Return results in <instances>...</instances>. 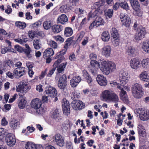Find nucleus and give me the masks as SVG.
<instances>
[{
	"label": "nucleus",
	"mask_w": 149,
	"mask_h": 149,
	"mask_svg": "<svg viewBox=\"0 0 149 149\" xmlns=\"http://www.w3.org/2000/svg\"><path fill=\"white\" fill-rule=\"evenodd\" d=\"M105 3L104 0H101L95 3L92 8L95 9V11L93 13L91 11L88 15L89 19L96 18L98 16L102 15L104 12V6Z\"/></svg>",
	"instance_id": "obj_1"
},
{
	"label": "nucleus",
	"mask_w": 149,
	"mask_h": 149,
	"mask_svg": "<svg viewBox=\"0 0 149 149\" xmlns=\"http://www.w3.org/2000/svg\"><path fill=\"white\" fill-rule=\"evenodd\" d=\"M103 100L105 101L117 102L119 100L117 95L111 90H105L103 91L101 94Z\"/></svg>",
	"instance_id": "obj_2"
},
{
	"label": "nucleus",
	"mask_w": 149,
	"mask_h": 149,
	"mask_svg": "<svg viewBox=\"0 0 149 149\" xmlns=\"http://www.w3.org/2000/svg\"><path fill=\"white\" fill-rule=\"evenodd\" d=\"M54 59H57V60L55 61L54 63H56L57 64V72L58 74L63 73L64 72L65 69V68L66 65H67L68 63L66 61L64 63H60L65 59V57L64 56L61 55L58 56L56 54L55 56L54 57Z\"/></svg>",
	"instance_id": "obj_3"
},
{
	"label": "nucleus",
	"mask_w": 149,
	"mask_h": 149,
	"mask_svg": "<svg viewBox=\"0 0 149 149\" xmlns=\"http://www.w3.org/2000/svg\"><path fill=\"white\" fill-rule=\"evenodd\" d=\"M132 95L137 99L141 98L143 95V88L141 85L138 83L135 84L131 88Z\"/></svg>",
	"instance_id": "obj_4"
},
{
	"label": "nucleus",
	"mask_w": 149,
	"mask_h": 149,
	"mask_svg": "<svg viewBox=\"0 0 149 149\" xmlns=\"http://www.w3.org/2000/svg\"><path fill=\"white\" fill-rule=\"evenodd\" d=\"M42 102L40 99L36 98L31 102V107L36 110V112L38 114H41L45 112L44 108L41 107Z\"/></svg>",
	"instance_id": "obj_5"
},
{
	"label": "nucleus",
	"mask_w": 149,
	"mask_h": 149,
	"mask_svg": "<svg viewBox=\"0 0 149 149\" xmlns=\"http://www.w3.org/2000/svg\"><path fill=\"white\" fill-rule=\"evenodd\" d=\"M68 80L66 74H63L60 77L57 82V86L58 88L61 91H67V86Z\"/></svg>",
	"instance_id": "obj_6"
},
{
	"label": "nucleus",
	"mask_w": 149,
	"mask_h": 149,
	"mask_svg": "<svg viewBox=\"0 0 149 149\" xmlns=\"http://www.w3.org/2000/svg\"><path fill=\"white\" fill-rule=\"evenodd\" d=\"M111 34L112 38V42L115 46H117L119 45L120 42V36L118 30L115 28H113L111 31Z\"/></svg>",
	"instance_id": "obj_7"
},
{
	"label": "nucleus",
	"mask_w": 149,
	"mask_h": 149,
	"mask_svg": "<svg viewBox=\"0 0 149 149\" xmlns=\"http://www.w3.org/2000/svg\"><path fill=\"white\" fill-rule=\"evenodd\" d=\"M131 6L135 11V15L139 17L142 15V13L141 10L140 4L138 0H130Z\"/></svg>",
	"instance_id": "obj_8"
},
{
	"label": "nucleus",
	"mask_w": 149,
	"mask_h": 149,
	"mask_svg": "<svg viewBox=\"0 0 149 149\" xmlns=\"http://www.w3.org/2000/svg\"><path fill=\"white\" fill-rule=\"evenodd\" d=\"M90 66L89 67V71L94 76L97 74V70L100 66L99 63L95 60H91L90 61Z\"/></svg>",
	"instance_id": "obj_9"
},
{
	"label": "nucleus",
	"mask_w": 149,
	"mask_h": 149,
	"mask_svg": "<svg viewBox=\"0 0 149 149\" xmlns=\"http://www.w3.org/2000/svg\"><path fill=\"white\" fill-rule=\"evenodd\" d=\"M146 29L142 26H139L137 28L135 34V39L136 40H141L143 38L146 34Z\"/></svg>",
	"instance_id": "obj_10"
},
{
	"label": "nucleus",
	"mask_w": 149,
	"mask_h": 149,
	"mask_svg": "<svg viewBox=\"0 0 149 149\" xmlns=\"http://www.w3.org/2000/svg\"><path fill=\"white\" fill-rule=\"evenodd\" d=\"M53 141L59 146L62 147L64 146L65 142L63 137L59 133H56L53 137Z\"/></svg>",
	"instance_id": "obj_11"
},
{
	"label": "nucleus",
	"mask_w": 149,
	"mask_h": 149,
	"mask_svg": "<svg viewBox=\"0 0 149 149\" xmlns=\"http://www.w3.org/2000/svg\"><path fill=\"white\" fill-rule=\"evenodd\" d=\"M72 107L76 110H81L85 107V104L79 100H74L71 103Z\"/></svg>",
	"instance_id": "obj_12"
},
{
	"label": "nucleus",
	"mask_w": 149,
	"mask_h": 149,
	"mask_svg": "<svg viewBox=\"0 0 149 149\" xmlns=\"http://www.w3.org/2000/svg\"><path fill=\"white\" fill-rule=\"evenodd\" d=\"M62 104L63 113L66 116L68 115L70 113V106L69 101L64 99Z\"/></svg>",
	"instance_id": "obj_13"
},
{
	"label": "nucleus",
	"mask_w": 149,
	"mask_h": 149,
	"mask_svg": "<svg viewBox=\"0 0 149 149\" xmlns=\"http://www.w3.org/2000/svg\"><path fill=\"white\" fill-rule=\"evenodd\" d=\"M120 17L123 25L126 27L130 26L131 21L130 17L128 15L121 13L120 15Z\"/></svg>",
	"instance_id": "obj_14"
},
{
	"label": "nucleus",
	"mask_w": 149,
	"mask_h": 149,
	"mask_svg": "<svg viewBox=\"0 0 149 149\" xmlns=\"http://www.w3.org/2000/svg\"><path fill=\"white\" fill-rule=\"evenodd\" d=\"M5 140L7 145L10 146H13L16 143L15 136L12 133H9L6 135Z\"/></svg>",
	"instance_id": "obj_15"
},
{
	"label": "nucleus",
	"mask_w": 149,
	"mask_h": 149,
	"mask_svg": "<svg viewBox=\"0 0 149 149\" xmlns=\"http://www.w3.org/2000/svg\"><path fill=\"white\" fill-rule=\"evenodd\" d=\"M141 61L139 59L134 58L132 59L130 61L131 68L135 70H137L141 68Z\"/></svg>",
	"instance_id": "obj_16"
},
{
	"label": "nucleus",
	"mask_w": 149,
	"mask_h": 149,
	"mask_svg": "<svg viewBox=\"0 0 149 149\" xmlns=\"http://www.w3.org/2000/svg\"><path fill=\"white\" fill-rule=\"evenodd\" d=\"M18 69H14L13 71V73H12L10 71L6 73V75L8 77L11 79H13L14 77L18 79L21 77L22 76L20 75L21 72L18 71L17 70Z\"/></svg>",
	"instance_id": "obj_17"
},
{
	"label": "nucleus",
	"mask_w": 149,
	"mask_h": 149,
	"mask_svg": "<svg viewBox=\"0 0 149 149\" xmlns=\"http://www.w3.org/2000/svg\"><path fill=\"white\" fill-rule=\"evenodd\" d=\"M45 91L47 94H48L51 97H54L56 96L57 91L55 88L52 87H47L45 88Z\"/></svg>",
	"instance_id": "obj_18"
},
{
	"label": "nucleus",
	"mask_w": 149,
	"mask_h": 149,
	"mask_svg": "<svg viewBox=\"0 0 149 149\" xmlns=\"http://www.w3.org/2000/svg\"><path fill=\"white\" fill-rule=\"evenodd\" d=\"M99 68L101 71L104 74L106 75L109 73V69L108 68L107 62L105 61H102L101 63V65H100Z\"/></svg>",
	"instance_id": "obj_19"
},
{
	"label": "nucleus",
	"mask_w": 149,
	"mask_h": 149,
	"mask_svg": "<svg viewBox=\"0 0 149 149\" xmlns=\"http://www.w3.org/2000/svg\"><path fill=\"white\" fill-rule=\"evenodd\" d=\"M96 79L98 84L100 86H105L107 83V81L105 77L103 75H98Z\"/></svg>",
	"instance_id": "obj_20"
},
{
	"label": "nucleus",
	"mask_w": 149,
	"mask_h": 149,
	"mask_svg": "<svg viewBox=\"0 0 149 149\" xmlns=\"http://www.w3.org/2000/svg\"><path fill=\"white\" fill-rule=\"evenodd\" d=\"M81 80V77L79 76H75L73 77L70 80V84L72 87H76Z\"/></svg>",
	"instance_id": "obj_21"
},
{
	"label": "nucleus",
	"mask_w": 149,
	"mask_h": 149,
	"mask_svg": "<svg viewBox=\"0 0 149 149\" xmlns=\"http://www.w3.org/2000/svg\"><path fill=\"white\" fill-rule=\"evenodd\" d=\"M119 80L122 84L123 85L126 84L129 80L128 73L125 71L122 72L121 76H119Z\"/></svg>",
	"instance_id": "obj_22"
},
{
	"label": "nucleus",
	"mask_w": 149,
	"mask_h": 149,
	"mask_svg": "<svg viewBox=\"0 0 149 149\" xmlns=\"http://www.w3.org/2000/svg\"><path fill=\"white\" fill-rule=\"evenodd\" d=\"M14 64L11 60L10 59L6 60L3 63L2 70L4 71H6L8 69V67L10 68L14 67Z\"/></svg>",
	"instance_id": "obj_23"
},
{
	"label": "nucleus",
	"mask_w": 149,
	"mask_h": 149,
	"mask_svg": "<svg viewBox=\"0 0 149 149\" xmlns=\"http://www.w3.org/2000/svg\"><path fill=\"white\" fill-rule=\"evenodd\" d=\"M15 66L17 67V68H15L14 69H18L17 70L21 72L20 75L23 76L25 75L26 74L25 68L23 67H22V63L20 61H18L16 62L15 64H14Z\"/></svg>",
	"instance_id": "obj_24"
},
{
	"label": "nucleus",
	"mask_w": 149,
	"mask_h": 149,
	"mask_svg": "<svg viewBox=\"0 0 149 149\" xmlns=\"http://www.w3.org/2000/svg\"><path fill=\"white\" fill-rule=\"evenodd\" d=\"M139 117L141 120H147L149 119V111L148 110L142 111L139 114Z\"/></svg>",
	"instance_id": "obj_25"
},
{
	"label": "nucleus",
	"mask_w": 149,
	"mask_h": 149,
	"mask_svg": "<svg viewBox=\"0 0 149 149\" xmlns=\"http://www.w3.org/2000/svg\"><path fill=\"white\" fill-rule=\"evenodd\" d=\"M111 47L109 45L104 46L102 49V54L106 57L109 56L111 54Z\"/></svg>",
	"instance_id": "obj_26"
},
{
	"label": "nucleus",
	"mask_w": 149,
	"mask_h": 149,
	"mask_svg": "<svg viewBox=\"0 0 149 149\" xmlns=\"http://www.w3.org/2000/svg\"><path fill=\"white\" fill-rule=\"evenodd\" d=\"M120 92V99L124 102L128 103L129 100L126 91H124L123 88H122Z\"/></svg>",
	"instance_id": "obj_27"
},
{
	"label": "nucleus",
	"mask_w": 149,
	"mask_h": 149,
	"mask_svg": "<svg viewBox=\"0 0 149 149\" xmlns=\"http://www.w3.org/2000/svg\"><path fill=\"white\" fill-rule=\"evenodd\" d=\"M68 21V19L66 15L64 14L59 16L57 19V24H64Z\"/></svg>",
	"instance_id": "obj_28"
},
{
	"label": "nucleus",
	"mask_w": 149,
	"mask_h": 149,
	"mask_svg": "<svg viewBox=\"0 0 149 149\" xmlns=\"http://www.w3.org/2000/svg\"><path fill=\"white\" fill-rule=\"evenodd\" d=\"M82 72L83 76L87 82L88 84L92 82L93 81L92 78L88 72L84 70Z\"/></svg>",
	"instance_id": "obj_29"
},
{
	"label": "nucleus",
	"mask_w": 149,
	"mask_h": 149,
	"mask_svg": "<svg viewBox=\"0 0 149 149\" xmlns=\"http://www.w3.org/2000/svg\"><path fill=\"white\" fill-rule=\"evenodd\" d=\"M63 29L62 26L59 24H55L52 26V30L55 33H57L61 31Z\"/></svg>",
	"instance_id": "obj_30"
},
{
	"label": "nucleus",
	"mask_w": 149,
	"mask_h": 149,
	"mask_svg": "<svg viewBox=\"0 0 149 149\" xmlns=\"http://www.w3.org/2000/svg\"><path fill=\"white\" fill-rule=\"evenodd\" d=\"M65 45L64 47V49H62L59 52L57 53V56L58 55H61L63 56L66 53L67 49L68 48V46H70L71 45L72 43L69 42H65Z\"/></svg>",
	"instance_id": "obj_31"
},
{
	"label": "nucleus",
	"mask_w": 149,
	"mask_h": 149,
	"mask_svg": "<svg viewBox=\"0 0 149 149\" xmlns=\"http://www.w3.org/2000/svg\"><path fill=\"white\" fill-rule=\"evenodd\" d=\"M54 54V51L52 48H48L44 52L43 56L44 58L47 57H51Z\"/></svg>",
	"instance_id": "obj_32"
},
{
	"label": "nucleus",
	"mask_w": 149,
	"mask_h": 149,
	"mask_svg": "<svg viewBox=\"0 0 149 149\" xmlns=\"http://www.w3.org/2000/svg\"><path fill=\"white\" fill-rule=\"evenodd\" d=\"M10 125L12 128L15 129L19 127L20 123L17 120L13 118L11 119Z\"/></svg>",
	"instance_id": "obj_33"
},
{
	"label": "nucleus",
	"mask_w": 149,
	"mask_h": 149,
	"mask_svg": "<svg viewBox=\"0 0 149 149\" xmlns=\"http://www.w3.org/2000/svg\"><path fill=\"white\" fill-rule=\"evenodd\" d=\"M101 38L103 41L108 42L110 38L109 32L107 31H104L101 34Z\"/></svg>",
	"instance_id": "obj_34"
},
{
	"label": "nucleus",
	"mask_w": 149,
	"mask_h": 149,
	"mask_svg": "<svg viewBox=\"0 0 149 149\" xmlns=\"http://www.w3.org/2000/svg\"><path fill=\"white\" fill-rule=\"evenodd\" d=\"M81 94L79 91L78 90H74L71 94V98L73 100H77L80 97Z\"/></svg>",
	"instance_id": "obj_35"
},
{
	"label": "nucleus",
	"mask_w": 149,
	"mask_h": 149,
	"mask_svg": "<svg viewBox=\"0 0 149 149\" xmlns=\"http://www.w3.org/2000/svg\"><path fill=\"white\" fill-rule=\"evenodd\" d=\"M73 9L72 8H71L70 6L68 3L66 5H63L61 6L60 8V11L62 13H66L70 11V10Z\"/></svg>",
	"instance_id": "obj_36"
},
{
	"label": "nucleus",
	"mask_w": 149,
	"mask_h": 149,
	"mask_svg": "<svg viewBox=\"0 0 149 149\" xmlns=\"http://www.w3.org/2000/svg\"><path fill=\"white\" fill-rule=\"evenodd\" d=\"M136 52V49L134 47L130 46L128 47L126 53L129 56L133 57L135 55Z\"/></svg>",
	"instance_id": "obj_37"
},
{
	"label": "nucleus",
	"mask_w": 149,
	"mask_h": 149,
	"mask_svg": "<svg viewBox=\"0 0 149 149\" xmlns=\"http://www.w3.org/2000/svg\"><path fill=\"white\" fill-rule=\"evenodd\" d=\"M73 33V31L70 27H65L64 31V36L66 37H70L72 36Z\"/></svg>",
	"instance_id": "obj_38"
},
{
	"label": "nucleus",
	"mask_w": 149,
	"mask_h": 149,
	"mask_svg": "<svg viewBox=\"0 0 149 149\" xmlns=\"http://www.w3.org/2000/svg\"><path fill=\"white\" fill-rule=\"evenodd\" d=\"M26 49H24L23 52L25 54L27 57L29 58H31L33 55L30 53L31 52V49L28 45H26Z\"/></svg>",
	"instance_id": "obj_39"
},
{
	"label": "nucleus",
	"mask_w": 149,
	"mask_h": 149,
	"mask_svg": "<svg viewBox=\"0 0 149 149\" xmlns=\"http://www.w3.org/2000/svg\"><path fill=\"white\" fill-rule=\"evenodd\" d=\"M141 68H147L149 66V59L144 58L141 61Z\"/></svg>",
	"instance_id": "obj_40"
},
{
	"label": "nucleus",
	"mask_w": 149,
	"mask_h": 149,
	"mask_svg": "<svg viewBox=\"0 0 149 149\" xmlns=\"http://www.w3.org/2000/svg\"><path fill=\"white\" fill-rule=\"evenodd\" d=\"M26 100L25 99H19L18 100V105L19 108L23 109L25 107Z\"/></svg>",
	"instance_id": "obj_41"
},
{
	"label": "nucleus",
	"mask_w": 149,
	"mask_h": 149,
	"mask_svg": "<svg viewBox=\"0 0 149 149\" xmlns=\"http://www.w3.org/2000/svg\"><path fill=\"white\" fill-rule=\"evenodd\" d=\"M104 15L107 19L110 18L112 17L113 11L112 9H109L107 10H104Z\"/></svg>",
	"instance_id": "obj_42"
},
{
	"label": "nucleus",
	"mask_w": 149,
	"mask_h": 149,
	"mask_svg": "<svg viewBox=\"0 0 149 149\" xmlns=\"http://www.w3.org/2000/svg\"><path fill=\"white\" fill-rule=\"evenodd\" d=\"M25 147L26 149H37L36 145L32 142H27Z\"/></svg>",
	"instance_id": "obj_43"
},
{
	"label": "nucleus",
	"mask_w": 149,
	"mask_h": 149,
	"mask_svg": "<svg viewBox=\"0 0 149 149\" xmlns=\"http://www.w3.org/2000/svg\"><path fill=\"white\" fill-rule=\"evenodd\" d=\"M142 48L146 52L149 53V41L146 40L143 42Z\"/></svg>",
	"instance_id": "obj_44"
},
{
	"label": "nucleus",
	"mask_w": 149,
	"mask_h": 149,
	"mask_svg": "<svg viewBox=\"0 0 149 149\" xmlns=\"http://www.w3.org/2000/svg\"><path fill=\"white\" fill-rule=\"evenodd\" d=\"M143 126L142 125H139L138 127V133L139 135L142 137H144L146 134L145 130L142 128Z\"/></svg>",
	"instance_id": "obj_45"
},
{
	"label": "nucleus",
	"mask_w": 149,
	"mask_h": 149,
	"mask_svg": "<svg viewBox=\"0 0 149 149\" xmlns=\"http://www.w3.org/2000/svg\"><path fill=\"white\" fill-rule=\"evenodd\" d=\"M52 66L53 68L51 70H49L48 73L47 74V76L48 77H51L52 76L57 67V64L56 63H54Z\"/></svg>",
	"instance_id": "obj_46"
},
{
	"label": "nucleus",
	"mask_w": 149,
	"mask_h": 149,
	"mask_svg": "<svg viewBox=\"0 0 149 149\" xmlns=\"http://www.w3.org/2000/svg\"><path fill=\"white\" fill-rule=\"evenodd\" d=\"M34 48L36 49H39L41 47V44L40 43V40L35 39L33 41Z\"/></svg>",
	"instance_id": "obj_47"
},
{
	"label": "nucleus",
	"mask_w": 149,
	"mask_h": 149,
	"mask_svg": "<svg viewBox=\"0 0 149 149\" xmlns=\"http://www.w3.org/2000/svg\"><path fill=\"white\" fill-rule=\"evenodd\" d=\"M79 1V0H69L68 3L70 6L71 8L73 9L78 4Z\"/></svg>",
	"instance_id": "obj_48"
},
{
	"label": "nucleus",
	"mask_w": 149,
	"mask_h": 149,
	"mask_svg": "<svg viewBox=\"0 0 149 149\" xmlns=\"http://www.w3.org/2000/svg\"><path fill=\"white\" fill-rule=\"evenodd\" d=\"M108 65V68L109 69V72L111 70L112 71L116 69V65L114 63L111 61H107Z\"/></svg>",
	"instance_id": "obj_49"
},
{
	"label": "nucleus",
	"mask_w": 149,
	"mask_h": 149,
	"mask_svg": "<svg viewBox=\"0 0 149 149\" xmlns=\"http://www.w3.org/2000/svg\"><path fill=\"white\" fill-rule=\"evenodd\" d=\"M15 25L17 27L21 29H24L26 26V24L25 22L20 21L16 22Z\"/></svg>",
	"instance_id": "obj_50"
},
{
	"label": "nucleus",
	"mask_w": 149,
	"mask_h": 149,
	"mask_svg": "<svg viewBox=\"0 0 149 149\" xmlns=\"http://www.w3.org/2000/svg\"><path fill=\"white\" fill-rule=\"evenodd\" d=\"M97 20H96L95 21V26L97 27L100 25L103 24L104 22V21L102 18L100 17H98Z\"/></svg>",
	"instance_id": "obj_51"
},
{
	"label": "nucleus",
	"mask_w": 149,
	"mask_h": 149,
	"mask_svg": "<svg viewBox=\"0 0 149 149\" xmlns=\"http://www.w3.org/2000/svg\"><path fill=\"white\" fill-rule=\"evenodd\" d=\"M44 29L45 30H48L50 28L51 26L50 21H46L43 22V25Z\"/></svg>",
	"instance_id": "obj_52"
},
{
	"label": "nucleus",
	"mask_w": 149,
	"mask_h": 149,
	"mask_svg": "<svg viewBox=\"0 0 149 149\" xmlns=\"http://www.w3.org/2000/svg\"><path fill=\"white\" fill-rule=\"evenodd\" d=\"M120 6L124 9L127 10L129 9V6L127 3L125 1L120 3Z\"/></svg>",
	"instance_id": "obj_53"
},
{
	"label": "nucleus",
	"mask_w": 149,
	"mask_h": 149,
	"mask_svg": "<svg viewBox=\"0 0 149 149\" xmlns=\"http://www.w3.org/2000/svg\"><path fill=\"white\" fill-rule=\"evenodd\" d=\"M48 44L50 47L54 49L57 47L58 45L56 42L53 40H50L48 42Z\"/></svg>",
	"instance_id": "obj_54"
},
{
	"label": "nucleus",
	"mask_w": 149,
	"mask_h": 149,
	"mask_svg": "<svg viewBox=\"0 0 149 149\" xmlns=\"http://www.w3.org/2000/svg\"><path fill=\"white\" fill-rule=\"evenodd\" d=\"M59 116V113L57 109L55 110L52 115V117L54 119H56Z\"/></svg>",
	"instance_id": "obj_55"
},
{
	"label": "nucleus",
	"mask_w": 149,
	"mask_h": 149,
	"mask_svg": "<svg viewBox=\"0 0 149 149\" xmlns=\"http://www.w3.org/2000/svg\"><path fill=\"white\" fill-rule=\"evenodd\" d=\"M55 40L60 43H61L63 42L64 39L61 36H58L54 37Z\"/></svg>",
	"instance_id": "obj_56"
},
{
	"label": "nucleus",
	"mask_w": 149,
	"mask_h": 149,
	"mask_svg": "<svg viewBox=\"0 0 149 149\" xmlns=\"http://www.w3.org/2000/svg\"><path fill=\"white\" fill-rule=\"evenodd\" d=\"M15 49L17 51L20 52L22 53L23 52L24 49L22 47H20L19 45H15L14 46Z\"/></svg>",
	"instance_id": "obj_57"
},
{
	"label": "nucleus",
	"mask_w": 149,
	"mask_h": 149,
	"mask_svg": "<svg viewBox=\"0 0 149 149\" xmlns=\"http://www.w3.org/2000/svg\"><path fill=\"white\" fill-rule=\"evenodd\" d=\"M8 123V122L6 120V118H3L1 121V125L3 126H5L7 125Z\"/></svg>",
	"instance_id": "obj_58"
},
{
	"label": "nucleus",
	"mask_w": 149,
	"mask_h": 149,
	"mask_svg": "<svg viewBox=\"0 0 149 149\" xmlns=\"http://www.w3.org/2000/svg\"><path fill=\"white\" fill-rule=\"evenodd\" d=\"M7 9L5 10V12L8 14H10L12 11V9L10 6L8 5L7 6Z\"/></svg>",
	"instance_id": "obj_59"
},
{
	"label": "nucleus",
	"mask_w": 149,
	"mask_h": 149,
	"mask_svg": "<svg viewBox=\"0 0 149 149\" xmlns=\"http://www.w3.org/2000/svg\"><path fill=\"white\" fill-rule=\"evenodd\" d=\"M18 96L17 94L15 93L14 94L12 98H10L9 101L8 102L10 103H11L13 102L16 99V98Z\"/></svg>",
	"instance_id": "obj_60"
},
{
	"label": "nucleus",
	"mask_w": 149,
	"mask_h": 149,
	"mask_svg": "<svg viewBox=\"0 0 149 149\" xmlns=\"http://www.w3.org/2000/svg\"><path fill=\"white\" fill-rule=\"evenodd\" d=\"M120 6V3L116 2L113 6V9L114 10H117Z\"/></svg>",
	"instance_id": "obj_61"
},
{
	"label": "nucleus",
	"mask_w": 149,
	"mask_h": 149,
	"mask_svg": "<svg viewBox=\"0 0 149 149\" xmlns=\"http://www.w3.org/2000/svg\"><path fill=\"white\" fill-rule=\"evenodd\" d=\"M88 37H85L83 41L82 42L81 44L83 46H85L88 42Z\"/></svg>",
	"instance_id": "obj_62"
},
{
	"label": "nucleus",
	"mask_w": 149,
	"mask_h": 149,
	"mask_svg": "<svg viewBox=\"0 0 149 149\" xmlns=\"http://www.w3.org/2000/svg\"><path fill=\"white\" fill-rule=\"evenodd\" d=\"M25 91H21L18 92V95L19 96V99H24L23 98V96L26 93Z\"/></svg>",
	"instance_id": "obj_63"
},
{
	"label": "nucleus",
	"mask_w": 149,
	"mask_h": 149,
	"mask_svg": "<svg viewBox=\"0 0 149 149\" xmlns=\"http://www.w3.org/2000/svg\"><path fill=\"white\" fill-rule=\"evenodd\" d=\"M42 87V85L41 84H40L36 86V90L37 91H38L40 92H42L43 91Z\"/></svg>",
	"instance_id": "obj_64"
}]
</instances>
